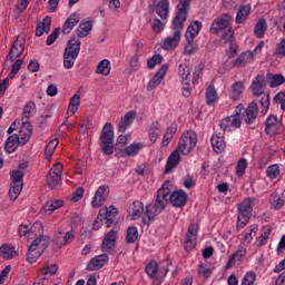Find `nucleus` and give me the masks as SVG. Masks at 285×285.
Here are the masks:
<instances>
[{
    "label": "nucleus",
    "mask_w": 285,
    "mask_h": 285,
    "mask_svg": "<svg viewBox=\"0 0 285 285\" xmlns=\"http://www.w3.org/2000/svg\"><path fill=\"white\" fill-rule=\"evenodd\" d=\"M168 184H170V180H167L163 187L157 190L155 204L146 206L145 217L142 218V223L146 226H150L153 222H155V217L166 210L168 202H170L174 208H179V189L171 193L170 188H168Z\"/></svg>",
    "instance_id": "nucleus-1"
},
{
    "label": "nucleus",
    "mask_w": 285,
    "mask_h": 285,
    "mask_svg": "<svg viewBox=\"0 0 285 285\" xmlns=\"http://www.w3.org/2000/svg\"><path fill=\"white\" fill-rule=\"evenodd\" d=\"M99 146L104 155H112L116 150V157H119L128 146V137L120 135L115 144V129L107 122L101 130Z\"/></svg>",
    "instance_id": "nucleus-2"
},
{
    "label": "nucleus",
    "mask_w": 285,
    "mask_h": 285,
    "mask_svg": "<svg viewBox=\"0 0 285 285\" xmlns=\"http://www.w3.org/2000/svg\"><path fill=\"white\" fill-rule=\"evenodd\" d=\"M253 95L262 97L259 104L262 106V115L268 112L271 106V97L264 92V76H257L250 86Z\"/></svg>",
    "instance_id": "nucleus-3"
},
{
    "label": "nucleus",
    "mask_w": 285,
    "mask_h": 285,
    "mask_svg": "<svg viewBox=\"0 0 285 285\" xmlns=\"http://www.w3.org/2000/svg\"><path fill=\"white\" fill-rule=\"evenodd\" d=\"M253 217V199L246 198L238 205L237 230H242Z\"/></svg>",
    "instance_id": "nucleus-4"
},
{
    "label": "nucleus",
    "mask_w": 285,
    "mask_h": 285,
    "mask_svg": "<svg viewBox=\"0 0 285 285\" xmlns=\"http://www.w3.org/2000/svg\"><path fill=\"white\" fill-rule=\"evenodd\" d=\"M171 28L174 30L173 35L160 42L161 50L173 51L179 46V11L176 12Z\"/></svg>",
    "instance_id": "nucleus-5"
},
{
    "label": "nucleus",
    "mask_w": 285,
    "mask_h": 285,
    "mask_svg": "<svg viewBox=\"0 0 285 285\" xmlns=\"http://www.w3.org/2000/svg\"><path fill=\"white\" fill-rule=\"evenodd\" d=\"M10 178L12 183L9 189V197L11 202H14L23 190V171L19 169L12 170L10 171Z\"/></svg>",
    "instance_id": "nucleus-6"
},
{
    "label": "nucleus",
    "mask_w": 285,
    "mask_h": 285,
    "mask_svg": "<svg viewBox=\"0 0 285 285\" xmlns=\"http://www.w3.org/2000/svg\"><path fill=\"white\" fill-rule=\"evenodd\" d=\"M195 146H197V134L193 130L185 131L179 139V153L181 155H189Z\"/></svg>",
    "instance_id": "nucleus-7"
},
{
    "label": "nucleus",
    "mask_w": 285,
    "mask_h": 285,
    "mask_svg": "<svg viewBox=\"0 0 285 285\" xmlns=\"http://www.w3.org/2000/svg\"><path fill=\"white\" fill-rule=\"evenodd\" d=\"M230 23H233V16L223 13L214 19L209 32L212 35H222L225 30H230V28H233Z\"/></svg>",
    "instance_id": "nucleus-8"
},
{
    "label": "nucleus",
    "mask_w": 285,
    "mask_h": 285,
    "mask_svg": "<svg viewBox=\"0 0 285 285\" xmlns=\"http://www.w3.org/2000/svg\"><path fill=\"white\" fill-rule=\"evenodd\" d=\"M242 110H244V105H238L235 109V115L224 118L219 126L224 132L226 130L230 132L233 128H240L242 127Z\"/></svg>",
    "instance_id": "nucleus-9"
},
{
    "label": "nucleus",
    "mask_w": 285,
    "mask_h": 285,
    "mask_svg": "<svg viewBox=\"0 0 285 285\" xmlns=\"http://www.w3.org/2000/svg\"><path fill=\"white\" fill-rule=\"evenodd\" d=\"M63 171V165L61 163L56 164L47 174V186L55 190L61 181V173Z\"/></svg>",
    "instance_id": "nucleus-10"
},
{
    "label": "nucleus",
    "mask_w": 285,
    "mask_h": 285,
    "mask_svg": "<svg viewBox=\"0 0 285 285\" xmlns=\"http://www.w3.org/2000/svg\"><path fill=\"white\" fill-rule=\"evenodd\" d=\"M199 230V225L191 224L187 230L184 240V248L187 253H190L197 246V233Z\"/></svg>",
    "instance_id": "nucleus-11"
},
{
    "label": "nucleus",
    "mask_w": 285,
    "mask_h": 285,
    "mask_svg": "<svg viewBox=\"0 0 285 285\" xmlns=\"http://www.w3.org/2000/svg\"><path fill=\"white\" fill-rule=\"evenodd\" d=\"M168 72V63L163 65L159 70L155 73L153 79L149 80L147 85V91L153 92L155 88L158 86H161V81H164V78L166 77V73Z\"/></svg>",
    "instance_id": "nucleus-12"
},
{
    "label": "nucleus",
    "mask_w": 285,
    "mask_h": 285,
    "mask_svg": "<svg viewBox=\"0 0 285 285\" xmlns=\"http://www.w3.org/2000/svg\"><path fill=\"white\" fill-rule=\"evenodd\" d=\"M180 70V77L183 79V87H181V95L183 97H185L186 99H188V97H190V95L193 94L191 89H190V68L188 67H183L181 65L179 66Z\"/></svg>",
    "instance_id": "nucleus-13"
},
{
    "label": "nucleus",
    "mask_w": 285,
    "mask_h": 285,
    "mask_svg": "<svg viewBox=\"0 0 285 285\" xmlns=\"http://www.w3.org/2000/svg\"><path fill=\"white\" fill-rule=\"evenodd\" d=\"M108 195H110V188L106 185L100 186L91 200L92 208L102 206L106 199H108Z\"/></svg>",
    "instance_id": "nucleus-14"
},
{
    "label": "nucleus",
    "mask_w": 285,
    "mask_h": 285,
    "mask_svg": "<svg viewBox=\"0 0 285 285\" xmlns=\"http://www.w3.org/2000/svg\"><path fill=\"white\" fill-rule=\"evenodd\" d=\"M99 214L101 215L102 219L105 220L106 228H110L112 224H115V219L117 217V208L110 205L109 207L99 209Z\"/></svg>",
    "instance_id": "nucleus-15"
},
{
    "label": "nucleus",
    "mask_w": 285,
    "mask_h": 285,
    "mask_svg": "<svg viewBox=\"0 0 285 285\" xmlns=\"http://www.w3.org/2000/svg\"><path fill=\"white\" fill-rule=\"evenodd\" d=\"M282 128V120L277 116H269L265 122V131L267 135H277Z\"/></svg>",
    "instance_id": "nucleus-16"
},
{
    "label": "nucleus",
    "mask_w": 285,
    "mask_h": 285,
    "mask_svg": "<svg viewBox=\"0 0 285 285\" xmlns=\"http://www.w3.org/2000/svg\"><path fill=\"white\" fill-rule=\"evenodd\" d=\"M115 244H117V232L111 229L105 235L101 249L104 250V253H110V250H115Z\"/></svg>",
    "instance_id": "nucleus-17"
},
{
    "label": "nucleus",
    "mask_w": 285,
    "mask_h": 285,
    "mask_svg": "<svg viewBox=\"0 0 285 285\" xmlns=\"http://www.w3.org/2000/svg\"><path fill=\"white\" fill-rule=\"evenodd\" d=\"M257 115H259V106H257V102L254 101L245 109L243 120L245 124H253V121L257 119Z\"/></svg>",
    "instance_id": "nucleus-18"
},
{
    "label": "nucleus",
    "mask_w": 285,
    "mask_h": 285,
    "mask_svg": "<svg viewBox=\"0 0 285 285\" xmlns=\"http://www.w3.org/2000/svg\"><path fill=\"white\" fill-rule=\"evenodd\" d=\"M108 264V255L101 254L91 258L87 264V271H99V268H104Z\"/></svg>",
    "instance_id": "nucleus-19"
},
{
    "label": "nucleus",
    "mask_w": 285,
    "mask_h": 285,
    "mask_svg": "<svg viewBox=\"0 0 285 285\" xmlns=\"http://www.w3.org/2000/svg\"><path fill=\"white\" fill-rule=\"evenodd\" d=\"M79 21H81L79 13L77 12L71 13L62 24V30H61L62 35H70V32H72V28H75V26H77Z\"/></svg>",
    "instance_id": "nucleus-20"
},
{
    "label": "nucleus",
    "mask_w": 285,
    "mask_h": 285,
    "mask_svg": "<svg viewBox=\"0 0 285 285\" xmlns=\"http://www.w3.org/2000/svg\"><path fill=\"white\" fill-rule=\"evenodd\" d=\"M177 164H179V147H176V149L169 155L164 174L170 175L173 169L177 168Z\"/></svg>",
    "instance_id": "nucleus-21"
},
{
    "label": "nucleus",
    "mask_w": 285,
    "mask_h": 285,
    "mask_svg": "<svg viewBox=\"0 0 285 285\" xmlns=\"http://www.w3.org/2000/svg\"><path fill=\"white\" fill-rule=\"evenodd\" d=\"M137 117V111L131 110L128 111L119 121L118 124V130L119 132H125L128 130V127L132 125V121H135V118Z\"/></svg>",
    "instance_id": "nucleus-22"
},
{
    "label": "nucleus",
    "mask_w": 285,
    "mask_h": 285,
    "mask_svg": "<svg viewBox=\"0 0 285 285\" xmlns=\"http://www.w3.org/2000/svg\"><path fill=\"white\" fill-rule=\"evenodd\" d=\"M253 59V52L245 51L233 61V66L234 68H244L248 66V63H252Z\"/></svg>",
    "instance_id": "nucleus-23"
},
{
    "label": "nucleus",
    "mask_w": 285,
    "mask_h": 285,
    "mask_svg": "<svg viewBox=\"0 0 285 285\" xmlns=\"http://www.w3.org/2000/svg\"><path fill=\"white\" fill-rule=\"evenodd\" d=\"M244 257H246V249L244 246H239L238 249L229 256L227 268H233L237 262H244Z\"/></svg>",
    "instance_id": "nucleus-24"
},
{
    "label": "nucleus",
    "mask_w": 285,
    "mask_h": 285,
    "mask_svg": "<svg viewBox=\"0 0 285 285\" xmlns=\"http://www.w3.org/2000/svg\"><path fill=\"white\" fill-rule=\"evenodd\" d=\"M155 10L160 19H168V0H154Z\"/></svg>",
    "instance_id": "nucleus-25"
},
{
    "label": "nucleus",
    "mask_w": 285,
    "mask_h": 285,
    "mask_svg": "<svg viewBox=\"0 0 285 285\" xmlns=\"http://www.w3.org/2000/svg\"><path fill=\"white\" fill-rule=\"evenodd\" d=\"M79 57V52H81V40L77 38H71L65 48V53L75 55Z\"/></svg>",
    "instance_id": "nucleus-26"
},
{
    "label": "nucleus",
    "mask_w": 285,
    "mask_h": 285,
    "mask_svg": "<svg viewBox=\"0 0 285 285\" xmlns=\"http://www.w3.org/2000/svg\"><path fill=\"white\" fill-rule=\"evenodd\" d=\"M212 148L214 153H224L226 149V141H224V137L217 134H214L210 138Z\"/></svg>",
    "instance_id": "nucleus-27"
},
{
    "label": "nucleus",
    "mask_w": 285,
    "mask_h": 285,
    "mask_svg": "<svg viewBox=\"0 0 285 285\" xmlns=\"http://www.w3.org/2000/svg\"><path fill=\"white\" fill-rule=\"evenodd\" d=\"M52 23V18L47 16L43 18L42 22H39L36 28V37H43V32H50V26Z\"/></svg>",
    "instance_id": "nucleus-28"
},
{
    "label": "nucleus",
    "mask_w": 285,
    "mask_h": 285,
    "mask_svg": "<svg viewBox=\"0 0 285 285\" xmlns=\"http://www.w3.org/2000/svg\"><path fill=\"white\" fill-rule=\"evenodd\" d=\"M250 4H242L237 11L235 22L244 23L248 17H250Z\"/></svg>",
    "instance_id": "nucleus-29"
},
{
    "label": "nucleus",
    "mask_w": 285,
    "mask_h": 285,
    "mask_svg": "<svg viewBox=\"0 0 285 285\" xmlns=\"http://www.w3.org/2000/svg\"><path fill=\"white\" fill-rule=\"evenodd\" d=\"M18 146H21V140L19 139L18 134H13L8 137L4 149L7 153H14L17 150Z\"/></svg>",
    "instance_id": "nucleus-30"
},
{
    "label": "nucleus",
    "mask_w": 285,
    "mask_h": 285,
    "mask_svg": "<svg viewBox=\"0 0 285 285\" xmlns=\"http://www.w3.org/2000/svg\"><path fill=\"white\" fill-rule=\"evenodd\" d=\"M200 31H202V22L194 21L188 26L187 31L185 33V39H189L190 41L191 39L195 40V37H197V35H199Z\"/></svg>",
    "instance_id": "nucleus-31"
},
{
    "label": "nucleus",
    "mask_w": 285,
    "mask_h": 285,
    "mask_svg": "<svg viewBox=\"0 0 285 285\" xmlns=\"http://www.w3.org/2000/svg\"><path fill=\"white\" fill-rule=\"evenodd\" d=\"M190 1L193 0H180V8H179V26L181 28V24L186 19H188V12L190 10Z\"/></svg>",
    "instance_id": "nucleus-32"
},
{
    "label": "nucleus",
    "mask_w": 285,
    "mask_h": 285,
    "mask_svg": "<svg viewBox=\"0 0 285 285\" xmlns=\"http://www.w3.org/2000/svg\"><path fill=\"white\" fill-rule=\"evenodd\" d=\"M144 148V144H131L122 153L119 155V157H135V155H139V150Z\"/></svg>",
    "instance_id": "nucleus-33"
},
{
    "label": "nucleus",
    "mask_w": 285,
    "mask_h": 285,
    "mask_svg": "<svg viewBox=\"0 0 285 285\" xmlns=\"http://www.w3.org/2000/svg\"><path fill=\"white\" fill-rule=\"evenodd\" d=\"M273 233V226L265 225L262 228V234L256 240L257 246H266V242H268L271 234Z\"/></svg>",
    "instance_id": "nucleus-34"
},
{
    "label": "nucleus",
    "mask_w": 285,
    "mask_h": 285,
    "mask_svg": "<svg viewBox=\"0 0 285 285\" xmlns=\"http://www.w3.org/2000/svg\"><path fill=\"white\" fill-rule=\"evenodd\" d=\"M267 83L269 85L271 88H277L282 86V83L285 82V78L281 73H267L266 75Z\"/></svg>",
    "instance_id": "nucleus-35"
},
{
    "label": "nucleus",
    "mask_w": 285,
    "mask_h": 285,
    "mask_svg": "<svg viewBox=\"0 0 285 285\" xmlns=\"http://www.w3.org/2000/svg\"><path fill=\"white\" fill-rule=\"evenodd\" d=\"M23 55V49L19 48V37L13 41L8 57L10 61H17Z\"/></svg>",
    "instance_id": "nucleus-36"
},
{
    "label": "nucleus",
    "mask_w": 285,
    "mask_h": 285,
    "mask_svg": "<svg viewBox=\"0 0 285 285\" xmlns=\"http://www.w3.org/2000/svg\"><path fill=\"white\" fill-rule=\"evenodd\" d=\"M31 244L38 250H41L42 253H45L48 246H50V237L40 235L38 238L33 239Z\"/></svg>",
    "instance_id": "nucleus-37"
},
{
    "label": "nucleus",
    "mask_w": 285,
    "mask_h": 285,
    "mask_svg": "<svg viewBox=\"0 0 285 285\" xmlns=\"http://www.w3.org/2000/svg\"><path fill=\"white\" fill-rule=\"evenodd\" d=\"M129 213L131 214L132 219H139L144 215V203L135 200L129 207Z\"/></svg>",
    "instance_id": "nucleus-38"
},
{
    "label": "nucleus",
    "mask_w": 285,
    "mask_h": 285,
    "mask_svg": "<svg viewBox=\"0 0 285 285\" xmlns=\"http://www.w3.org/2000/svg\"><path fill=\"white\" fill-rule=\"evenodd\" d=\"M284 197L277 191L272 193L269 198L271 208H274V210H279L284 207Z\"/></svg>",
    "instance_id": "nucleus-39"
},
{
    "label": "nucleus",
    "mask_w": 285,
    "mask_h": 285,
    "mask_svg": "<svg viewBox=\"0 0 285 285\" xmlns=\"http://www.w3.org/2000/svg\"><path fill=\"white\" fill-rule=\"evenodd\" d=\"M91 30H92V22L90 21L81 22L76 30V35L77 37H79V39H83V37H88V35H90Z\"/></svg>",
    "instance_id": "nucleus-40"
},
{
    "label": "nucleus",
    "mask_w": 285,
    "mask_h": 285,
    "mask_svg": "<svg viewBox=\"0 0 285 285\" xmlns=\"http://www.w3.org/2000/svg\"><path fill=\"white\" fill-rule=\"evenodd\" d=\"M243 92H244V82L237 81L232 86L229 97L234 101H238V99L242 97Z\"/></svg>",
    "instance_id": "nucleus-41"
},
{
    "label": "nucleus",
    "mask_w": 285,
    "mask_h": 285,
    "mask_svg": "<svg viewBox=\"0 0 285 285\" xmlns=\"http://www.w3.org/2000/svg\"><path fill=\"white\" fill-rule=\"evenodd\" d=\"M218 99H219V96L217 95V89H215V86L210 85L206 90L207 106H215Z\"/></svg>",
    "instance_id": "nucleus-42"
},
{
    "label": "nucleus",
    "mask_w": 285,
    "mask_h": 285,
    "mask_svg": "<svg viewBox=\"0 0 285 285\" xmlns=\"http://www.w3.org/2000/svg\"><path fill=\"white\" fill-rule=\"evenodd\" d=\"M43 253L39 250L33 244L29 246L28 253H27V262L29 264H35L39 257H41Z\"/></svg>",
    "instance_id": "nucleus-43"
},
{
    "label": "nucleus",
    "mask_w": 285,
    "mask_h": 285,
    "mask_svg": "<svg viewBox=\"0 0 285 285\" xmlns=\"http://www.w3.org/2000/svg\"><path fill=\"white\" fill-rule=\"evenodd\" d=\"M145 272L150 279H157V275L159 273V265L157 264V261L149 262L145 267Z\"/></svg>",
    "instance_id": "nucleus-44"
},
{
    "label": "nucleus",
    "mask_w": 285,
    "mask_h": 285,
    "mask_svg": "<svg viewBox=\"0 0 285 285\" xmlns=\"http://www.w3.org/2000/svg\"><path fill=\"white\" fill-rule=\"evenodd\" d=\"M0 255L3 259H12V257H17V250H14V246L2 245L0 247Z\"/></svg>",
    "instance_id": "nucleus-45"
},
{
    "label": "nucleus",
    "mask_w": 285,
    "mask_h": 285,
    "mask_svg": "<svg viewBox=\"0 0 285 285\" xmlns=\"http://www.w3.org/2000/svg\"><path fill=\"white\" fill-rule=\"evenodd\" d=\"M96 72L97 75H104L105 77H108V75H110V60H101L97 66Z\"/></svg>",
    "instance_id": "nucleus-46"
},
{
    "label": "nucleus",
    "mask_w": 285,
    "mask_h": 285,
    "mask_svg": "<svg viewBox=\"0 0 285 285\" xmlns=\"http://www.w3.org/2000/svg\"><path fill=\"white\" fill-rule=\"evenodd\" d=\"M80 105H81V96L75 94L69 100L68 111L71 112V115H75V112L79 110Z\"/></svg>",
    "instance_id": "nucleus-47"
},
{
    "label": "nucleus",
    "mask_w": 285,
    "mask_h": 285,
    "mask_svg": "<svg viewBox=\"0 0 285 285\" xmlns=\"http://www.w3.org/2000/svg\"><path fill=\"white\" fill-rule=\"evenodd\" d=\"M78 57L79 56H77V51H75L73 53L63 52V66L66 70L72 69V66H75V61H77Z\"/></svg>",
    "instance_id": "nucleus-48"
},
{
    "label": "nucleus",
    "mask_w": 285,
    "mask_h": 285,
    "mask_svg": "<svg viewBox=\"0 0 285 285\" xmlns=\"http://www.w3.org/2000/svg\"><path fill=\"white\" fill-rule=\"evenodd\" d=\"M266 32V20L259 19L254 28V35L257 39H263Z\"/></svg>",
    "instance_id": "nucleus-49"
},
{
    "label": "nucleus",
    "mask_w": 285,
    "mask_h": 285,
    "mask_svg": "<svg viewBox=\"0 0 285 285\" xmlns=\"http://www.w3.org/2000/svg\"><path fill=\"white\" fill-rule=\"evenodd\" d=\"M139 239V230L137 227L131 226L127 229V235H126V243L127 244H135Z\"/></svg>",
    "instance_id": "nucleus-50"
},
{
    "label": "nucleus",
    "mask_w": 285,
    "mask_h": 285,
    "mask_svg": "<svg viewBox=\"0 0 285 285\" xmlns=\"http://www.w3.org/2000/svg\"><path fill=\"white\" fill-rule=\"evenodd\" d=\"M259 230V226L257 224L250 225L246 233L244 234V242H247V244H250L253 242V238L257 235V232Z\"/></svg>",
    "instance_id": "nucleus-51"
},
{
    "label": "nucleus",
    "mask_w": 285,
    "mask_h": 285,
    "mask_svg": "<svg viewBox=\"0 0 285 285\" xmlns=\"http://www.w3.org/2000/svg\"><path fill=\"white\" fill-rule=\"evenodd\" d=\"M63 204H65L63 200L47 202L43 206V210H46L50 215L55 213V210H57L58 208H61Z\"/></svg>",
    "instance_id": "nucleus-52"
},
{
    "label": "nucleus",
    "mask_w": 285,
    "mask_h": 285,
    "mask_svg": "<svg viewBox=\"0 0 285 285\" xmlns=\"http://www.w3.org/2000/svg\"><path fill=\"white\" fill-rule=\"evenodd\" d=\"M220 43H232L233 41H235V32L233 31V27L223 31L220 33Z\"/></svg>",
    "instance_id": "nucleus-53"
},
{
    "label": "nucleus",
    "mask_w": 285,
    "mask_h": 285,
    "mask_svg": "<svg viewBox=\"0 0 285 285\" xmlns=\"http://www.w3.org/2000/svg\"><path fill=\"white\" fill-rule=\"evenodd\" d=\"M164 61V56L155 53L151 58L147 60V68L153 70L156 66H159Z\"/></svg>",
    "instance_id": "nucleus-54"
},
{
    "label": "nucleus",
    "mask_w": 285,
    "mask_h": 285,
    "mask_svg": "<svg viewBox=\"0 0 285 285\" xmlns=\"http://www.w3.org/2000/svg\"><path fill=\"white\" fill-rule=\"evenodd\" d=\"M187 43L185 45L184 48V53L185 55H195V52H198L199 47H197V43H195V40L191 39H186Z\"/></svg>",
    "instance_id": "nucleus-55"
},
{
    "label": "nucleus",
    "mask_w": 285,
    "mask_h": 285,
    "mask_svg": "<svg viewBox=\"0 0 285 285\" xmlns=\"http://www.w3.org/2000/svg\"><path fill=\"white\" fill-rule=\"evenodd\" d=\"M159 136V121H154L149 128V139L153 144L157 141V137Z\"/></svg>",
    "instance_id": "nucleus-56"
},
{
    "label": "nucleus",
    "mask_w": 285,
    "mask_h": 285,
    "mask_svg": "<svg viewBox=\"0 0 285 285\" xmlns=\"http://www.w3.org/2000/svg\"><path fill=\"white\" fill-rule=\"evenodd\" d=\"M57 146H59L58 139L50 140L45 148V155H47V157H52L55 150H57Z\"/></svg>",
    "instance_id": "nucleus-57"
},
{
    "label": "nucleus",
    "mask_w": 285,
    "mask_h": 285,
    "mask_svg": "<svg viewBox=\"0 0 285 285\" xmlns=\"http://www.w3.org/2000/svg\"><path fill=\"white\" fill-rule=\"evenodd\" d=\"M175 132H177V126H171L167 128L164 135L163 146H168V144H170V140L173 139V135H175Z\"/></svg>",
    "instance_id": "nucleus-58"
},
{
    "label": "nucleus",
    "mask_w": 285,
    "mask_h": 285,
    "mask_svg": "<svg viewBox=\"0 0 285 285\" xmlns=\"http://www.w3.org/2000/svg\"><path fill=\"white\" fill-rule=\"evenodd\" d=\"M246 168H248V160H246V158H240L236 167L238 177H242L246 173Z\"/></svg>",
    "instance_id": "nucleus-59"
},
{
    "label": "nucleus",
    "mask_w": 285,
    "mask_h": 285,
    "mask_svg": "<svg viewBox=\"0 0 285 285\" xmlns=\"http://www.w3.org/2000/svg\"><path fill=\"white\" fill-rule=\"evenodd\" d=\"M35 108H37V106L32 101H29L24 106L23 112H22L23 121H28V119H30V115H32V110H35Z\"/></svg>",
    "instance_id": "nucleus-60"
},
{
    "label": "nucleus",
    "mask_w": 285,
    "mask_h": 285,
    "mask_svg": "<svg viewBox=\"0 0 285 285\" xmlns=\"http://www.w3.org/2000/svg\"><path fill=\"white\" fill-rule=\"evenodd\" d=\"M40 271L42 272V275H57L59 266L57 264L45 265Z\"/></svg>",
    "instance_id": "nucleus-61"
},
{
    "label": "nucleus",
    "mask_w": 285,
    "mask_h": 285,
    "mask_svg": "<svg viewBox=\"0 0 285 285\" xmlns=\"http://www.w3.org/2000/svg\"><path fill=\"white\" fill-rule=\"evenodd\" d=\"M266 175L267 177H269V179H277V177H279V166L277 165L269 166L266 170Z\"/></svg>",
    "instance_id": "nucleus-62"
},
{
    "label": "nucleus",
    "mask_w": 285,
    "mask_h": 285,
    "mask_svg": "<svg viewBox=\"0 0 285 285\" xmlns=\"http://www.w3.org/2000/svg\"><path fill=\"white\" fill-rule=\"evenodd\" d=\"M255 279H257V274H255V272H247L244 276L242 285H254Z\"/></svg>",
    "instance_id": "nucleus-63"
},
{
    "label": "nucleus",
    "mask_w": 285,
    "mask_h": 285,
    "mask_svg": "<svg viewBox=\"0 0 285 285\" xmlns=\"http://www.w3.org/2000/svg\"><path fill=\"white\" fill-rule=\"evenodd\" d=\"M210 273H212V271L209 269L208 264H205V263H200V264H199V267H198V275H199L200 277H206V278H208V277H210Z\"/></svg>",
    "instance_id": "nucleus-64"
}]
</instances>
